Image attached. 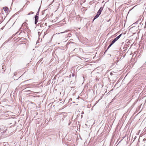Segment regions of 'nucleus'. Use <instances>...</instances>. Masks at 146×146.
I'll use <instances>...</instances> for the list:
<instances>
[{"mask_svg":"<svg viewBox=\"0 0 146 146\" xmlns=\"http://www.w3.org/2000/svg\"><path fill=\"white\" fill-rule=\"evenodd\" d=\"M101 13L99 11H98L96 15L95 16L94 18L93 21V22L95 19H97Z\"/></svg>","mask_w":146,"mask_h":146,"instance_id":"obj_1","label":"nucleus"},{"mask_svg":"<svg viewBox=\"0 0 146 146\" xmlns=\"http://www.w3.org/2000/svg\"><path fill=\"white\" fill-rule=\"evenodd\" d=\"M3 9L6 13H8L9 11V9L6 7H3Z\"/></svg>","mask_w":146,"mask_h":146,"instance_id":"obj_2","label":"nucleus"},{"mask_svg":"<svg viewBox=\"0 0 146 146\" xmlns=\"http://www.w3.org/2000/svg\"><path fill=\"white\" fill-rule=\"evenodd\" d=\"M35 23L36 24L38 21V16H35Z\"/></svg>","mask_w":146,"mask_h":146,"instance_id":"obj_3","label":"nucleus"},{"mask_svg":"<svg viewBox=\"0 0 146 146\" xmlns=\"http://www.w3.org/2000/svg\"><path fill=\"white\" fill-rule=\"evenodd\" d=\"M27 24L26 22L24 23L22 25L21 28H22L23 27H26L27 26Z\"/></svg>","mask_w":146,"mask_h":146,"instance_id":"obj_4","label":"nucleus"},{"mask_svg":"<svg viewBox=\"0 0 146 146\" xmlns=\"http://www.w3.org/2000/svg\"><path fill=\"white\" fill-rule=\"evenodd\" d=\"M115 42L116 41L114 40H113L111 42V44L108 46V49L110 47V46Z\"/></svg>","mask_w":146,"mask_h":146,"instance_id":"obj_5","label":"nucleus"},{"mask_svg":"<svg viewBox=\"0 0 146 146\" xmlns=\"http://www.w3.org/2000/svg\"><path fill=\"white\" fill-rule=\"evenodd\" d=\"M122 34H121L119 35L118 36H117V37H116L115 39L114 40L116 41H117L121 37V36Z\"/></svg>","mask_w":146,"mask_h":146,"instance_id":"obj_6","label":"nucleus"},{"mask_svg":"<svg viewBox=\"0 0 146 146\" xmlns=\"http://www.w3.org/2000/svg\"><path fill=\"white\" fill-rule=\"evenodd\" d=\"M7 129V127H6V126L4 127L3 128L4 131H3V133H4L5 132H6V130Z\"/></svg>","mask_w":146,"mask_h":146,"instance_id":"obj_7","label":"nucleus"},{"mask_svg":"<svg viewBox=\"0 0 146 146\" xmlns=\"http://www.w3.org/2000/svg\"><path fill=\"white\" fill-rule=\"evenodd\" d=\"M103 10V8L101 7L100 9L98 11H99L101 13L102 11Z\"/></svg>","mask_w":146,"mask_h":146,"instance_id":"obj_8","label":"nucleus"},{"mask_svg":"<svg viewBox=\"0 0 146 146\" xmlns=\"http://www.w3.org/2000/svg\"><path fill=\"white\" fill-rule=\"evenodd\" d=\"M33 12H32V11H31L30 12H29V13H28V15H30V14H33Z\"/></svg>","mask_w":146,"mask_h":146,"instance_id":"obj_9","label":"nucleus"},{"mask_svg":"<svg viewBox=\"0 0 146 146\" xmlns=\"http://www.w3.org/2000/svg\"><path fill=\"white\" fill-rule=\"evenodd\" d=\"M38 15H39V13L38 12L37 13L35 16H38Z\"/></svg>","mask_w":146,"mask_h":146,"instance_id":"obj_10","label":"nucleus"}]
</instances>
